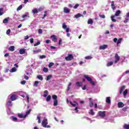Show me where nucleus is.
Returning a JSON list of instances; mask_svg holds the SVG:
<instances>
[{
	"label": "nucleus",
	"instance_id": "cd10ccee",
	"mask_svg": "<svg viewBox=\"0 0 129 129\" xmlns=\"http://www.w3.org/2000/svg\"><path fill=\"white\" fill-rule=\"evenodd\" d=\"M16 71L17 69H16V68H13L10 71V72H11V73H13L14 72H16Z\"/></svg>",
	"mask_w": 129,
	"mask_h": 129
},
{
	"label": "nucleus",
	"instance_id": "6e6552de",
	"mask_svg": "<svg viewBox=\"0 0 129 129\" xmlns=\"http://www.w3.org/2000/svg\"><path fill=\"white\" fill-rule=\"evenodd\" d=\"M10 99L12 100V101H15L17 99V95L13 94L12 95Z\"/></svg>",
	"mask_w": 129,
	"mask_h": 129
},
{
	"label": "nucleus",
	"instance_id": "4be33fe9",
	"mask_svg": "<svg viewBox=\"0 0 129 129\" xmlns=\"http://www.w3.org/2000/svg\"><path fill=\"white\" fill-rule=\"evenodd\" d=\"M41 52V49H37L36 50H33V54H38V53H40Z\"/></svg>",
	"mask_w": 129,
	"mask_h": 129
},
{
	"label": "nucleus",
	"instance_id": "7c9ffc66",
	"mask_svg": "<svg viewBox=\"0 0 129 129\" xmlns=\"http://www.w3.org/2000/svg\"><path fill=\"white\" fill-rule=\"evenodd\" d=\"M19 117H20V118H26V117H25V115H24L23 114H18Z\"/></svg>",
	"mask_w": 129,
	"mask_h": 129
},
{
	"label": "nucleus",
	"instance_id": "603ef678",
	"mask_svg": "<svg viewBox=\"0 0 129 129\" xmlns=\"http://www.w3.org/2000/svg\"><path fill=\"white\" fill-rule=\"evenodd\" d=\"M127 108H128V107H123V108L122 109V110L123 111H126Z\"/></svg>",
	"mask_w": 129,
	"mask_h": 129
},
{
	"label": "nucleus",
	"instance_id": "bf43d9fd",
	"mask_svg": "<svg viewBox=\"0 0 129 129\" xmlns=\"http://www.w3.org/2000/svg\"><path fill=\"white\" fill-rule=\"evenodd\" d=\"M42 33H43V30H42V29H39L38 30V33L39 34H42Z\"/></svg>",
	"mask_w": 129,
	"mask_h": 129
},
{
	"label": "nucleus",
	"instance_id": "4c0bfd02",
	"mask_svg": "<svg viewBox=\"0 0 129 129\" xmlns=\"http://www.w3.org/2000/svg\"><path fill=\"white\" fill-rule=\"evenodd\" d=\"M85 59H86V60H90V59H92V56H87L85 57Z\"/></svg>",
	"mask_w": 129,
	"mask_h": 129
},
{
	"label": "nucleus",
	"instance_id": "de8ad7c7",
	"mask_svg": "<svg viewBox=\"0 0 129 129\" xmlns=\"http://www.w3.org/2000/svg\"><path fill=\"white\" fill-rule=\"evenodd\" d=\"M23 9V6L20 5L18 8H17V11H21V9Z\"/></svg>",
	"mask_w": 129,
	"mask_h": 129
},
{
	"label": "nucleus",
	"instance_id": "e2e57ef3",
	"mask_svg": "<svg viewBox=\"0 0 129 129\" xmlns=\"http://www.w3.org/2000/svg\"><path fill=\"white\" fill-rule=\"evenodd\" d=\"M79 7V4H76L74 7V9H77V8Z\"/></svg>",
	"mask_w": 129,
	"mask_h": 129
},
{
	"label": "nucleus",
	"instance_id": "680f3d73",
	"mask_svg": "<svg viewBox=\"0 0 129 129\" xmlns=\"http://www.w3.org/2000/svg\"><path fill=\"white\" fill-rule=\"evenodd\" d=\"M43 71L44 72H47L48 71V69L47 68H44Z\"/></svg>",
	"mask_w": 129,
	"mask_h": 129
},
{
	"label": "nucleus",
	"instance_id": "7ed1b4c3",
	"mask_svg": "<svg viewBox=\"0 0 129 129\" xmlns=\"http://www.w3.org/2000/svg\"><path fill=\"white\" fill-rule=\"evenodd\" d=\"M74 57H73V55L69 54L68 56L65 57L66 60L67 61H71V60H73Z\"/></svg>",
	"mask_w": 129,
	"mask_h": 129
},
{
	"label": "nucleus",
	"instance_id": "e433bc0d",
	"mask_svg": "<svg viewBox=\"0 0 129 129\" xmlns=\"http://www.w3.org/2000/svg\"><path fill=\"white\" fill-rule=\"evenodd\" d=\"M121 41H122V38H119L117 41V45L118 46V45L119 44H120V43H121Z\"/></svg>",
	"mask_w": 129,
	"mask_h": 129
},
{
	"label": "nucleus",
	"instance_id": "393cba45",
	"mask_svg": "<svg viewBox=\"0 0 129 129\" xmlns=\"http://www.w3.org/2000/svg\"><path fill=\"white\" fill-rule=\"evenodd\" d=\"M83 16L81 15V14H78L75 16V17L76 19H79V18H80V17H83Z\"/></svg>",
	"mask_w": 129,
	"mask_h": 129
},
{
	"label": "nucleus",
	"instance_id": "0eeeda50",
	"mask_svg": "<svg viewBox=\"0 0 129 129\" xmlns=\"http://www.w3.org/2000/svg\"><path fill=\"white\" fill-rule=\"evenodd\" d=\"M107 47H108V46L107 45L104 44L99 47V49L100 50H105V49H106V48H107Z\"/></svg>",
	"mask_w": 129,
	"mask_h": 129
},
{
	"label": "nucleus",
	"instance_id": "bb28decb",
	"mask_svg": "<svg viewBox=\"0 0 129 129\" xmlns=\"http://www.w3.org/2000/svg\"><path fill=\"white\" fill-rule=\"evenodd\" d=\"M9 50L11 51L12 52H14L15 51V46H11L9 48Z\"/></svg>",
	"mask_w": 129,
	"mask_h": 129
},
{
	"label": "nucleus",
	"instance_id": "72a5a7b5",
	"mask_svg": "<svg viewBox=\"0 0 129 129\" xmlns=\"http://www.w3.org/2000/svg\"><path fill=\"white\" fill-rule=\"evenodd\" d=\"M128 21H129V18H128L127 17H126L124 18L123 23H124V24H126V23L128 22Z\"/></svg>",
	"mask_w": 129,
	"mask_h": 129
},
{
	"label": "nucleus",
	"instance_id": "0e129e2a",
	"mask_svg": "<svg viewBox=\"0 0 129 129\" xmlns=\"http://www.w3.org/2000/svg\"><path fill=\"white\" fill-rule=\"evenodd\" d=\"M90 84H92V85H95V83L94 82V81H91L90 82Z\"/></svg>",
	"mask_w": 129,
	"mask_h": 129
},
{
	"label": "nucleus",
	"instance_id": "ea45409f",
	"mask_svg": "<svg viewBox=\"0 0 129 129\" xmlns=\"http://www.w3.org/2000/svg\"><path fill=\"white\" fill-rule=\"evenodd\" d=\"M37 78L38 79H39V80H41V81L43 80V77H42L41 75L37 76Z\"/></svg>",
	"mask_w": 129,
	"mask_h": 129
},
{
	"label": "nucleus",
	"instance_id": "f3484780",
	"mask_svg": "<svg viewBox=\"0 0 129 129\" xmlns=\"http://www.w3.org/2000/svg\"><path fill=\"white\" fill-rule=\"evenodd\" d=\"M10 20V17H8L7 18H5L4 20H3V23L4 24H8V23H9V21Z\"/></svg>",
	"mask_w": 129,
	"mask_h": 129
},
{
	"label": "nucleus",
	"instance_id": "6e6d98bb",
	"mask_svg": "<svg viewBox=\"0 0 129 129\" xmlns=\"http://www.w3.org/2000/svg\"><path fill=\"white\" fill-rule=\"evenodd\" d=\"M22 18L23 19H25V18H29V15H24L22 16Z\"/></svg>",
	"mask_w": 129,
	"mask_h": 129
},
{
	"label": "nucleus",
	"instance_id": "5701e85b",
	"mask_svg": "<svg viewBox=\"0 0 129 129\" xmlns=\"http://www.w3.org/2000/svg\"><path fill=\"white\" fill-rule=\"evenodd\" d=\"M115 16L114 15H112V16H111V20L112 21V22H113L114 23H115V22H116V20L114 19Z\"/></svg>",
	"mask_w": 129,
	"mask_h": 129
},
{
	"label": "nucleus",
	"instance_id": "aec40b11",
	"mask_svg": "<svg viewBox=\"0 0 129 129\" xmlns=\"http://www.w3.org/2000/svg\"><path fill=\"white\" fill-rule=\"evenodd\" d=\"M111 7L113 11L116 9V7H115V6H114V2L113 1L111 2Z\"/></svg>",
	"mask_w": 129,
	"mask_h": 129
},
{
	"label": "nucleus",
	"instance_id": "c03bdc74",
	"mask_svg": "<svg viewBox=\"0 0 129 129\" xmlns=\"http://www.w3.org/2000/svg\"><path fill=\"white\" fill-rule=\"evenodd\" d=\"M13 121H17L18 120V118L16 117L12 116Z\"/></svg>",
	"mask_w": 129,
	"mask_h": 129
},
{
	"label": "nucleus",
	"instance_id": "a878e982",
	"mask_svg": "<svg viewBox=\"0 0 129 129\" xmlns=\"http://www.w3.org/2000/svg\"><path fill=\"white\" fill-rule=\"evenodd\" d=\"M7 104L8 106H12V105H13V104H12V102L11 101V100H8L7 102Z\"/></svg>",
	"mask_w": 129,
	"mask_h": 129
},
{
	"label": "nucleus",
	"instance_id": "20e7f679",
	"mask_svg": "<svg viewBox=\"0 0 129 129\" xmlns=\"http://www.w3.org/2000/svg\"><path fill=\"white\" fill-rule=\"evenodd\" d=\"M48 124V120L47 119H44L42 122V125L43 127H46V126Z\"/></svg>",
	"mask_w": 129,
	"mask_h": 129
},
{
	"label": "nucleus",
	"instance_id": "864d4df0",
	"mask_svg": "<svg viewBox=\"0 0 129 129\" xmlns=\"http://www.w3.org/2000/svg\"><path fill=\"white\" fill-rule=\"evenodd\" d=\"M62 28H63V29H67V25H66V24H62Z\"/></svg>",
	"mask_w": 129,
	"mask_h": 129
},
{
	"label": "nucleus",
	"instance_id": "3c124183",
	"mask_svg": "<svg viewBox=\"0 0 129 129\" xmlns=\"http://www.w3.org/2000/svg\"><path fill=\"white\" fill-rule=\"evenodd\" d=\"M99 17H100V18H101L102 19L105 18V16L104 15H100Z\"/></svg>",
	"mask_w": 129,
	"mask_h": 129
},
{
	"label": "nucleus",
	"instance_id": "6ab92c4d",
	"mask_svg": "<svg viewBox=\"0 0 129 129\" xmlns=\"http://www.w3.org/2000/svg\"><path fill=\"white\" fill-rule=\"evenodd\" d=\"M31 111H32V109H30L28 111H27L24 115V117H27V116L29 115V114L31 113Z\"/></svg>",
	"mask_w": 129,
	"mask_h": 129
},
{
	"label": "nucleus",
	"instance_id": "9d476101",
	"mask_svg": "<svg viewBox=\"0 0 129 129\" xmlns=\"http://www.w3.org/2000/svg\"><path fill=\"white\" fill-rule=\"evenodd\" d=\"M51 38L53 42H57V37H56V35H51Z\"/></svg>",
	"mask_w": 129,
	"mask_h": 129
},
{
	"label": "nucleus",
	"instance_id": "2f4dec72",
	"mask_svg": "<svg viewBox=\"0 0 129 129\" xmlns=\"http://www.w3.org/2000/svg\"><path fill=\"white\" fill-rule=\"evenodd\" d=\"M44 94L43 95L44 97H47V96H48V91L47 90L44 91Z\"/></svg>",
	"mask_w": 129,
	"mask_h": 129
},
{
	"label": "nucleus",
	"instance_id": "774afa93",
	"mask_svg": "<svg viewBox=\"0 0 129 129\" xmlns=\"http://www.w3.org/2000/svg\"><path fill=\"white\" fill-rule=\"evenodd\" d=\"M126 18H129V12L127 13L125 15Z\"/></svg>",
	"mask_w": 129,
	"mask_h": 129
},
{
	"label": "nucleus",
	"instance_id": "79ce46f5",
	"mask_svg": "<svg viewBox=\"0 0 129 129\" xmlns=\"http://www.w3.org/2000/svg\"><path fill=\"white\" fill-rule=\"evenodd\" d=\"M124 128L129 129V124H125L123 126Z\"/></svg>",
	"mask_w": 129,
	"mask_h": 129
},
{
	"label": "nucleus",
	"instance_id": "f704fd0d",
	"mask_svg": "<svg viewBox=\"0 0 129 129\" xmlns=\"http://www.w3.org/2000/svg\"><path fill=\"white\" fill-rule=\"evenodd\" d=\"M71 85H72V84L71 83H69L68 86V89L67 91H69L70 90V88L71 87Z\"/></svg>",
	"mask_w": 129,
	"mask_h": 129
},
{
	"label": "nucleus",
	"instance_id": "052dcab7",
	"mask_svg": "<svg viewBox=\"0 0 129 129\" xmlns=\"http://www.w3.org/2000/svg\"><path fill=\"white\" fill-rule=\"evenodd\" d=\"M30 42L31 44H33V43H34V39L33 38H31L30 39Z\"/></svg>",
	"mask_w": 129,
	"mask_h": 129
},
{
	"label": "nucleus",
	"instance_id": "412c9836",
	"mask_svg": "<svg viewBox=\"0 0 129 129\" xmlns=\"http://www.w3.org/2000/svg\"><path fill=\"white\" fill-rule=\"evenodd\" d=\"M88 25H93V21L92 20V19H89L88 21Z\"/></svg>",
	"mask_w": 129,
	"mask_h": 129
},
{
	"label": "nucleus",
	"instance_id": "338daca9",
	"mask_svg": "<svg viewBox=\"0 0 129 129\" xmlns=\"http://www.w3.org/2000/svg\"><path fill=\"white\" fill-rule=\"evenodd\" d=\"M29 39V36L27 35L24 37V40H28Z\"/></svg>",
	"mask_w": 129,
	"mask_h": 129
},
{
	"label": "nucleus",
	"instance_id": "473e14b6",
	"mask_svg": "<svg viewBox=\"0 0 129 129\" xmlns=\"http://www.w3.org/2000/svg\"><path fill=\"white\" fill-rule=\"evenodd\" d=\"M51 100V95H48L46 98V101L49 102Z\"/></svg>",
	"mask_w": 129,
	"mask_h": 129
},
{
	"label": "nucleus",
	"instance_id": "37998d69",
	"mask_svg": "<svg viewBox=\"0 0 129 129\" xmlns=\"http://www.w3.org/2000/svg\"><path fill=\"white\" fill-rule=\"evenodd\" d=\"M38 84H39V82L38 81H35L34 84V86L35 87H37V86H38Z\"/></svg>",
	"mask_w": 129,
	"mask_h": 129
},
{
	"label": "nucleus",
	"instance_id": "4d7b16f0",
	"mask_svg": "<svg viewBox=\"0 0 129 129\" xmlns=\"http://www.w3.org/2000/svg\"><path fill=\"white\" fill-rule=\"evenodd\" d=\"M10 33H11V29H8V30L7 31V32H6L7 35H9Z\"/></svg>",
	"mask_w": 129,
	"mask_h": 129
},
{
	"label": "nucleus",
	"instance_id": "2eb2a0df",
	"mask_svg": "<svg viewBox=\"0 0 129 129\" xmlns=\"http://www.w3.org/2000/svg\"><path fill=\"white\" fill-rule=\"evenodd\" d=\"M70 104H71V105H72V106L73 107H75V106H76V105H78V103H77V102H75V101H74V103L72 102V101H70Z\"/></svg>",
	"mask_w": 129,
	"mask_h": 129
},
{
	"label": "nucleus",
	"instance_id": "58836bf2",
	"mask_svg": "<svg viewBox=\"0 0 129 129\" xmlns=\"http://www.w3.org/2000/svg\"><path fill=\"white\" fill-rule=\"evenodd\" d=\"M4 14V9L0 8V16H3Z\"/></svg>",
	"mask_w": 129,
	"mask_h": 129
},
{
	"label": "nucleus",
	"instance_id": "39448f33",
	"mask_svg": "<svg viewBox=\"0 0 129 129\" xmlns=\"http://www.w3.org/2000/svg\"><path fill=\"white\" fill-rule=\"evenodd\" d=\"M105 111H99L98 113V114L99 115V116H101V117H105Z\"/></svg>",
	"mask_w": 129,
	"mask_h": 129
},
{
	"label": "nucleus",
	"instance_id": "c9c22d12",
	"mask_svg": "<svg viewBox=\"0 0 129 129\" xmlns=\"http://www.w3.org/2000/svg\"><path fill=\"white\" fill-rule=\"evenodd\" d=\"M89 114H91V115H94L95 114V113L93 111V109H91L90 110V112H89Z\"/></svg>",
	"mask_w": 129,
	"mask_h": 129
},
{
	"label": "nucleus",
	"instance_id": "f8f14e48",
	"mask_svg": "<svg viewBox=\"0 0 129 129\" xmlns=\"http://www.w3.org/2000/svg\"><path fill=\"white\" fill-rule=\"evenodd\" d=\"M89 101H90L89 105L91 107H92L94 105V104L93 103V101H92V98H90Z\"/></svg>",
	"mask_w": 129,
	"mask_h": 129
},
{
	"label": "nucleus",
	"instance_id": "a211bd4d",
	"mask_svg": "<svg viewBox=\"0 0 129 129\" xmlns=\"http://www.w3.org/2000/svg\"><path fill=\"white\" fill-rule=\"evenodd\" d=\"M121 13V12H120V10H117V11H116L115 15L114 16H115L116 17H119Z\"/></svg>",
	"mask_w": 129,
	"mask_h": 129
},
{
	"label": "nucleus",
	"instance_id": "423d86ee",
	"mask_svg": "<svg viewBox=\"0 0 129 129\" xmlns=\"http://www.w3.org/2000/svg\"><path fill=\"white\" fill-rule=\"evenodd\" d=\"M84 78H85L87 81H92V78L89 77V76L85 75L84 76Z\"/></svg>",
	"mask_w": 129,
	"mask_h": 129
},
{
	"label": "nucleus",
	"instance_id": "dca6fc26",
	"mask_svg": "<svg viewBox=\"0 0 129 129\" xmlns=\"http://www.w3.org/2000/svg\"><path fill=\"white\" fill-rule=\"evenodd\" d=\"M106 102L108 104H110V103L111 102V101L110 100V97H106Z\"/></svg>",
	"mask_w": 129,
	"mask_h": 129
},
{
	"label": "nucleus",
	"instance_id": "a18cd8bd",
	"mask_svg": "<svg viewBox=\"0 0 129 129\" xmlns=\"http://www.w3.org/2000/svg\"><path fill=\"white\" fill-rule=\"evenodd\" d=\"M37 119H38V123H41V117H40V116H38L37 117Z\"/></svg>",
	"mask_w": 129,
	"mask_h": 129
},
{
	"label": "nucleus",
	"instance_id": "8fccbe9b",
	"mask_svg": "<svg viewBox=\"0 0 129 129\" xmlns=\"http://www.w3.org/2000/svg\"><path fill=\"white\" fill-rule=\"evenodd\" d=\"M53 65H54V63L50 62V63H49L48 67H49V68H51V67H52V66H53Z\"/></svg>",
	"mask_w": 129,
	"mask_h": 129
},
{
	"label": "nucleus",
	"instance_id": "f03ea898",
	"mask_svg": "<svg viewBox=\"0 0 129 129\" xmlns=\"http://www.w3.org/2000/svg\"><path fill=\"white\" fill-rule=\"evenodd\" d=\"M120 59V56H118V54H116L114 57V63L116 64L118 61Z\"/></svg>",
	"mask_w": 129,
	"mask_h": 129
},
{
	"label": "nucleus",
	"instance_id": "b1692460",
	"mask_svg": "<svg viewBox=\"0 0 129 129\" xmlns=\"http://www.w3.org/2000/svg\"><path fill=\"white\" fill-rule=\"evenodd\" d=\"M112 64H113V61H109L107 62L106 66L107 67H109V66H112Z\"/></svg>",
	"mask_w": 129,
	"mask_h": 129
},
{
	"label": "nucleus",
	"instance_id": "c756f323",
	"mask_svg": "<svg viewBox=\"0 0 129 129\" xmlns=\"http://www.w3.org/2000/svg\"><path fill=\"white\" fill-rule=\"evenodd\" d=\"M76 85L77 86H78L79 87H80L81 85H82V82H78L76 83Z\"/></svg>",
	"mask_w": 129,
	"mask_h": 129
},
{
	"label": "nucleus",
	"instance_id": "9b49d317",
	"mask_svg": "<svg viewBox=\"0 0 129 129\" xmlns=\"http://www.w3.org/2000/svg\"><path fill=\"white\" fill-rule=\"evenodd\" d=\"M118 107L119 108H121V107H123L124 106V104H123V103L121 102H119L117 104Z\"/></svg>",
	"mask_w": 129,
	"mask_h": 129
},
{
	"label": "nucleus",
	"instance_id": "5fc2aeb1",
	"mask_svg": "<svg viewBox=\"0 0 129 129\" xmlns=\"http://www.w3.org/2000/svg\"><path fill=\"white\" fill-rule=\"evenodd\" d=\"M40 44H41V42L38 41L36 43L34 44V46L36 47V46H38V45H40Z\"/></svg>",
	"mask_w": 129,
	"mask_h": 129
},
{
	"label": "nucleus",
	"instance_id": "ddd939ff",
	"mask_svg": "<svg viewBox=\"0 0 129 129\" xmlns=\"http://www.w3.org/2000/svg\"><path fill=\"white\" fill-rule=\"evenodd\" d=\"M19 53L21 55H23V54H25L26 53V49L25 48H22L19 50Z\"/></svg>",
	"mask_w": 129,
	"mask_h": 129
},
{
	"label": "nucleus",
	"instance_id": "49530a36",
	"mask_svg": "<svg viewBox=\"0 0 129 129\" xmlns=\"http://www.w3.org/2000/svg\"><path fill=\"white\" fill-rule=\"evenodd\" d=\"M37 10L38 11V12H42V10H44V7H40V8H38Z\"/></svg>",
	"mask_w": 129,
	"mask_h": 129
},
{
	"label": "nucleus",
	"instance_id": "f257e3e1",
	"mask_svg": "<svg viewBox=\"0 0 129 129\" xmlns=\"http://www.w3.org/2000/svg\"><path fill=\"white\" fill-rule=\"evenodd\" d=\"M58 97L56 95H52V99H53V106H57L58 105V100L57 99Z\"/></svg>",
	"mask_w": 129,
	"mask_h": 129
},
{
	"label": "nucleus",
	"instance_id": "1a4fd4ad",
	"mask_svg": "<svg viewBox=\"0 0 129 129\" xmlns=\"http://www.w3.org/2000/svg\"><path fill=\"white\" fill-rule=\"evenodd\" d=\"M63 12L65 14H69V13H70V9L67 7H64L63 9Z\"/></svg>",
	"mask_w": 129,
	"mask_h": 129
},
{
	"label": "nucleus",
	"instance_id": "09e8293b",
	"mask_svg": "<svg viewBox=\"0 0 129 129\" xmlns=\"http://www.w3.org/2000/svg\"><path fill=\"white\" fill-rule=\"evenodd\" d=\"M46 17H47V11L44 12V15L43 17H42V19H45V18H46Z\"/></svg>",
	"mask_w": 129,
	"mask_h": 129
},
{
	"label": "nucleus",
	"instance_id": "a19ab883",
	"mask_svg": "<svg viewBox=\"0 0 129 129\" xmlns=\"http://www.w3.org/2000/svg\"><path fill=\"white\" fill-rule=\"evenodd\" d=\"M123 94L124 97H125L126 96V94H127V90H125V91L123 92Z\"/></svg>",
	"mask_w": 129,
	"mask_h": 129
},
{
	"label": "nucleus",
	"instance_id": "4468645a",
	"mask_svg": "<svg viewBox=\"0 0 129 129\" xmlns=\"http://www.w3.org/2000/svg\"><path fill=\"white\" fill-rule=\"evenodd\" d=\"M32 13H33L34 15H36V14H38V13H39V11H38V9L37 8L33 9L32 10Z\"/></svg>",
	"mask_w": 129,
	"mask_h": 129
},
{
	"label": "nucleus",
	"instance_id": "13d9d810",
	"mask_svg": "<svg viewBox=\"0 0 129 129\" xmlns=\"http://www.w3.org/2000/svg\"><path fill=\"white\" fill-rule=\"evenodd\" d=\"M45 58H46V56L45 55H41L40 56V59H45Z\"/></svg>",
	"mask_w": 129,
	"mask_h": 129
},
{
	"label": "nucleus",
	"instance_id": "c85d7f7f",
	"mask_svg": "<svg viewBox=\"0 0 129 129\" xmlns=\"http://www.w3.org/2000/svg\"><path fill=\"white\" fill-rule=\"evenodd\" d=\"M53 77L52 76V75H48L47 78H46V80L49 81V80H51V79H52V78Z\"/></svg>",
	"mask_w": 129,
	"mask_h": 129
},
{
	"label": "nucleus",
	"instance_id": "69168bd1",
	"mask_svg": "<svg viewBox=\"0 0 129 129\" xmlns=\"http://www.w3.org/2000/svg\"><path fill=\"white\" fill-rule=\"evenodd\" d=\"M113 42L114 43H116V42H117V38H114L113 39Z\"/></svg>",
	"mask_w": 129,
	"mask_h": 129
}]
</instances>
